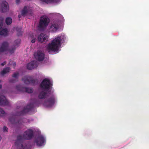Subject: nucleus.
I'll use <instances>...</instances> for the list:
<instances>
[{"label": "nucleus", "instance_id": "obj_5", "mask_svg": "<svg viewBox=\"0 0 149 149\" xmlns=\"http://www.w3.org/2000/svg\"><path fill=\"white\" fill-rule=\"evenodd\" d=\"M52 86L50 80L46 78L44 79L40 84L41 88L47 91L49 90Z\"/></svg>", "mask_w": 149, "mask_h": 149}, {"label": "nucleus", "instance_id": "obj_4", "mask_svg": "<svg viewBox=\"0 0 149 149\" xmlns=\"http://www.w3.org/2000/svg\"><path fill=\"white\" fill-rule=\"evenodd\" d=\"M50 22L49 19L46 16H43L40 17L38 28L41 31H44Z\"/></svg>", "mask_w": 149, "mask_h": 149}, {"label": "nucleus", "instance_id": "obj_17", "mask_svg": "<svg viewBox=\"0 0 149 149\" xmlns=\"http://www.w3.org/2000/svg\"><path fill=\"white\" fill-rule=\"evenodd\" d=\"M20 40L19 39H18L15 40L14 42L15 46L12 48L11 49H10L8 50L10 53L12 54L14 52V51L15 49V46L18 47L20 43Z\"/></svg>", "mask_w": 149, "mask_h": 149}, {"label": "nucleus", "instance_id": "obj_12", "mask_svg": "<svg viewBox=\"0 0 149 149\" xmlns=\"http://www.w3.org/2000/svg\"><path fill=\"white\" fill-rule=\"evenodd\" d=\"M48 36L46 34L41 33L38 37V40L39 42L41 43L45 42L48 40Z\"/></svg>", "mask_w": 149, "mask_h": 149}, {"label": "nucleus", "instance_id": "obj_26", "mask_svg": "<svg viewBox=\"0 0 149 149\" xmlns=\"http://www.w3.org/2000/svg\"><path fill=\"white\" fill-rule=\"evenodd\" d=\"M5 114V112L2 109L0 108V116H3Z\"/></svg>", "mask_w": 149, "mask_h": 149}, {"label": "nucleus", "instance_id": "obj_16", "mask_svg": "<svg viewBox=\"0 0 149 149\" xmlns=\"http://www.w3.org/2000/svg\"><path fill=\"white\" fill-rule=\"evenodd\" d=\"M37 62L36 61H32L27 64V68L28 70H31L37 67Z\"/></svg>", "mask_w": 149, "mask_h": 149}, {"label": "nucleus", "instance_id": "obj_19", "mask_svg": "<svg viewBox=\"0 0 149 149\" xmlns=\"http://www.w3.org/2000/svg\"><path fill=\"white\" fill-rule=\"evenodd\" d=\"M10 70V68L9 67H7L4 68L3 70L1 71L0 74L2 76H3L5 74L8 72Z\"/></svg>", "mask_w": 149, "mask_h": 149}, {"label": "nucleus", "instance_id": "obj_14", "mask_svg": "<svg viewBox=\"0 0 149 149\" xmlns=\"http://www.w3.org/2000/svg\"><path fill=\"white\" fill-rule=\"evenodd\" d=\"M9 44L8 42H4L2 44L0 47V53L1 52L7 51L8 50Z\"/></svg>", "mask_w": 149, "mask_h": 149}, {"label": "nucleus", "instance_id": "obj_2", "mask_svg": "<svg viewBox=\"0 0 149 149\" xmlns=\"http://www.w3.org/2000/svg\"><path fill=\"white\" fill-rule=\"evenodd\" d=\"M48 93L45 91H42L39 92L38 97L39 99L46 98L43 103V105L45 107H49L53 106L55 102V98L54 96L52 95L50 96Z\"/></svg>", "mask_w": 149, "mask_h": 149}, {"label": "nucleus", "instance_id": "obj_29", "mask_svg": "<svg viewBox=\"0 0 149 149\" xmlns=\"http://www.w3.org/2000/svg\"><path fill=\"white\" fill-rule=\"evenodd\" d=\"M9 82L10 83H14L16 82V81L14 79H11L9 80Z\"/></svg>", "mask_w": 149, "mask_h": 149}, {"label": "nucleus", "instance_id": "obj_32", "mask_svg": "<svg viewBox=\"0 0 149 149\" xmlns=\"http://www.w3.org/2000/svg\"><path fill=\"white\" fill-rule=\"evenodd\" d=\"M30 149V148H28L27 146H25L24 149Z\"/></svg>", "mask_w": 149, "mask_h": 149}, {"label": "nucleus", "instance_id": "obj_31", "mask_svg": "<svg viewBox=\"0 0 149 149\" xmlns=\"http://www.w3.org/2000/svg\"><path fill=\"white\" fill-rule=\"evenodd\" d=\"M35 41H36V40L35 39H32V40H31V42L32 43H34L35 42Z\"/></svg>", "mask_w": 149, "mask_h": 149}, {"label": "nucleus", "instance_id": "obj_15", "mask_svg": "<svg viewBox=\"0 0 149 149\" xmlns=\"http://www.w3.org/2000/svg\"><path fill=\"white\" fill-rule=\"evenodd\" d=\"M9 102L4 96H0V105H7Z\"/></svg>", "mask_w": 149, "mask_h": 149}, {"label": "nucleus", "instance_id": "obj_10", "mask_svg": "<svg viewBox=\"0 0 149 149\" xmlns=\"http://www.w3.org/2000/svg\"><path fill=\"white\" fill-rule=\"evenodd\" d=\"M16 89L19 91L26 92L28 93H31L33 92V90L32 88L24 87L20 85L16 86Z\"/></svg>", "mask_w": 149, "mask_h": 149}, {"label": "nucleus", "instance_id": "obj_36", "mask_svg": "<svg viewBox=\"0 0 149 149\" xmlns=\"http://www.w3.org/2000/svg\"><path fill=\"white\" fill-rule=\"evenodd\" d=\"M2 87V85H0V89Z\"/></svg>", "mask_w": 149, "mask_h": 149}, {"label": "nucleus", "instance_id": "obj_9", "mask_svg": "<svg viewBox=\"0 0 149 149\" xmlns=\"http://www.w3.org/2000/svg\"><path fill=\"white\" fill-rule=\"evenodd\" d=\"M34 56L35 58L40 61H43L45 56L44 54L40 50H38L34 53Z\"/></svg>", "mask_w": 149, "mask_h": 149}, {"label": "nucleus", "instance_id": "obj_8", "mask_svg": "<svg viewBox=\"0 0 149 149\" xmlns=\"http://www.w3.org/2000/svg\"><path fill=\"white\" fill-rule=\"evenodd\" d=\"M60 25V22L56 21L52 23L50 26L49 31L52 33L56 32L59 28Z\"/></svg>", "mask_w": 149, "mask_h": 149}, {"label": "nucleus", "instance_id": "obj_7", "mask_svg": "<svg viewBox=\"0 0 149 149\" xmlns=\"http://www.w3.org/2000/svg\"><path fill=\"white\" fill-rule=\"evenodd\" d=\"M34 107V104L33 103H30L26 107L21 111L18 112L16 114V115L20 116L24 115L31 111Z\"/></svg>", "mask_w": 149, "mask_h": 149}, {"label": "nucleus", "instance_id": "obj_1", "mask_svg": "<svg viewBox=\"0 0 149 149\" xmlns=\"http://www.w3.org/2000/svg\"><path fill=\"white\" fill-rule=\"evenodd\" d=\"M33 131L31 129H29L25 131L23 136L20 135L17 136V140L15 143V145L17 147H21V149H24V142L25 140L31 139L33 136Z\"/></svg>", "mask_w": 149, "mask_h": 149}, {"label": "nucleus", "instance_id": "obj_20", "mask_svg": "<svg viewBox=\"0 0 149 149\" xmlns=\"http://www.w3.org/2000/svg\"><path fill=\"white\" fill-rule=\"evenodd\" d=\"M28 12V8L26 6H24L21 11L22 15V16L25 15Z\"/></svg>", "mask_w": 149, "mask_h": 149}, {"label": "nucleus", "instance_id": "obj_25", "mask_svg": "<svg viewBox=\"0 0 149 149\" xmlns=\"http://www.w3.org/2000/svg\"><path fill=\"white\" fill-rule=\"evenodd\" d=\"M19 75V74L18 73H14L13 74L12 76L13 77L16 78L17 79V81Z\"/></svg>", "mask_w": 149, "mask_h": 149}, {"label": "nucleus", "instance_id": "obj_22", "mask_svg": "<svg viewBox=\"0 0 149 149\" xmlns=\"http://www.w3.org/2000/svg\"><path fill=\"white\" fill-rule=\"evenodd\" d=\"M41 1L47 3H51L52 2H58L60 0H41Z\"/></svg>", "mask_w": 149, "mask_h": 149}, {"label": "nucleus", "instance_id": "obj_37", "mask_svg": "<svg viewBox=\"0 0 149 149\" xmlns=\"http://www.w3.org/2000/svg\"><path fill=\"white\" fill-rule=\"evenodd\" d=\"M1 82V81L0 80V83Z\"/></svg>", "mask_w": 149, "mask_h": 149}, {"label": "nucleus", "instance_id": "obj_18", "mask_svg": "<svg viewBox=\"0 0 149 149\" xmlns=\"http://www.w3.org/2000/svg\"><path fill=\"white\" fill-rule=\"evenodd\" d=\"M0 35L4 37L8 35V31L7 29H3L0 31Z\"/></svg>", "mask_w": 149, "mask_h": 149}, {"label": "nucleus", "instance_id": "obj_27", "mask_svg": "<svg viewBox=\"0 0 149 149\" xmlns=\"http://www.w3.org/2000/svg\"><path fill=\"white\" fill-rule=\"evenodd\" d=\"M17 35L18 36H19L22 34V32L21 31H19L18 30H17Z\"/></svg>", "mask_w": 149, "mask_h": 149}, {"label": "nucleus", "instance_id": "obj_34", "mask_svg": "<svg viewBox=\"0 0 149 149\" xmlns=\"http://www.w3.org/2000/svg\"><path fill=\"white\" fill-rule=\"evenodd\" d=\"M20 1V0H16V3H18Z\"/></svg>", "mask_w": 149, "mask_h": 149}, {"label": "nucleus", "instance_id": "obj_35", "mask_svg": "<svg viewBox=\"0 0 149 149\" xmlns=\"http://www.w3.org/2000/svg\"><path fill=\"white\" fill-rule=\"evenodd\" d=\"M13 65H14V66H15L16 65V63H15V62H14V63H13Z\"/></svg>", "mask_w": 149, "mask_h": 149}, {"label": "nucleus", "instance_id": "obj_11", "mask_svg": "<svg viewBox=\"0 0 149 149\" xmlns=\"http://www.w3.org/2000/svg\"><path fill=\"white\" fill-rule=\"evenodd\" d=\"M0 9L3 13L8 11L9 10V7L8 3L6 1H2L0 6Z\"/></svg>", "mask_w": 149, "mask_h": 149}, {"label": "nucleus", "instance_id": "obj_13", "mask_svg": "<svg viewBox=\"0 0 149 149\" xmlns=\"http://www.w3.org/2000/svg\"><path fill=\"white\" fill-rule=\"evenodd\" d=\"M45 139L44 137L42 136H39L36 140L35 142L37 146H41L44 145Z\"/></svg>", "mask_w": 149, "mask_h": 149}, {"label": "nucleus", "instance_id": "obj_24", "mask_svg": "<svg viewBox=\"0 0 149 149\" xmlns=\"http://www.w3.org/2000/svg\"><path fill=\"white\" fill-rule=\"evenodd\" d=\"M9 120L12 123V124H19V121H18L17 122L15 121V119H12V118H10L9 119Z\"/></svg>", "mask_w": 149, "mask_h": 149}, {"label": "nucleus", "instance_id": "obj_21", "mask_svg": "<svg viewBox=\"0 0 149 149\" xmlns=\"http://www.w3.org/2000/svg\"><path fill=\"white\" fill-rule=\"evenodd\" d=\"M12 20L11 17H7L6 18L5 20V22L6 24L8 25H10L12 23Z\"/></svg>", "mask_w": 149, "mask_h": 149}, {"label": "nucleus", "instance_id": "obj_23", "mask_svg": "<svg viewBox=\"0 0 149 149\" xmlns=\"http://www.w3.org/2000/svg\"><path fill=\"white\" fill-rule=\"evenodd\" d=\"M4 18L2 17H0V29L2 28L3 22Z\"/></svg>", "mask_w": 149, "mask_h": 149}, {"label": "nucleus", "instance_id": "obj_3", "mask_svg": "<svg viewBox=\"0 0 149 149\" xmlns=\"http://www.w3.org/2000/svg\"><path fill=\"white\" fill-rule=\"evenodd\" d=\"M61 36H58L54 39L51 43L47 45V48L49 52L50 51H58L61 46Z\"/></svg>", "mask_w": 149, "mask_h": 149}, {"label": "nucleus", "instance_id": "obj_6", "mask_svg": "<svg viewBox=\"0 0 149 149\" xmlns=\"http://www.w3.org/2000/svg\"><path fill=\"white\" fill-rule=\"evenodd\" d=\"M24 83L26 84H32L33 85L37 84L38 83V81L37 79H34L33 78L30 76H24L22 79Z\"/></svg>", "mask_w": 149, "mask_h": 149}, {"label": "nucleus", "instance_id": "obj_30", "mask_svg": "<svg viewBox=\"0 0 149 149\" xmlns=\"http://www.w3.org/2000/svg\"><path fill=\"white\" fill-rule=\"evenodd\" d=\"M6 62L5 61H4V62H3L1 64V65L2 66H4L5 64H6Z\"/></svg>", "mask_w": 149, "mask_h": 149}, {"label": "nucleus", "instance_id": "obj_28", "mask_svg": "<svg viewBox=\"0 0 149 149\" xmlns=\"http://www.w3.org/2000/svg\"><path fill=\"white\" fill-rule=\"evenodd\" d=\"M3 131L4 132L8 131V128L6 126H4L3 127Z\"/></svg>", "mask_w": 149, "mask_h": 149}, {"label": "nucleus", "instance_id": "obj_33", "mask_svg": "<svg viewBox=\"0 0 149 149\" xmlns=\"http://www.w3.org/2000/svg\"><path fill=\"white\" fill-rule=\"evenodd\" d=\"M22 16V13L21 14H19L18 16V17L19 18H20Z\"/></svg>", "mask_w": 149, "mask_h": 149}]
</instances>
